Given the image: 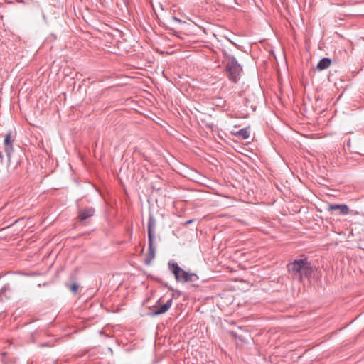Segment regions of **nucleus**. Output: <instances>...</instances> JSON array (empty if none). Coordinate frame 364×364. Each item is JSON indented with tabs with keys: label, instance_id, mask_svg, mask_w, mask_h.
Segmentation results:
<instances>
[{
	"label": "nucleus",
	"instance_id": "obj_1",
	"mask_svg": "<svg viewBox=\"0 0 364 364\" xmlns=\"http://www.w3.org/2000/svg\"><path fill=\"white\" fill-rule=\"evenodd\" d=\"M287 269L291 276L301 281L303 278H309L311 276L313 268L306 258L295 259L287 264Z\"/></svg>",
	"mask_w": 364,
	"mask_h": 364
},
{
	"label": "nucleus",
	"instance_id": "obj_2",
	"mask_svg": "<svg viewBox=\"0 0 364 364\" xmlns=\"http://www.w3.org/2000/svg\"><path fill=\"white\" fill-rule=\"evenodd\" d=\"M168 265L169 270L174 274L177 282H195L199 279L196 274L188 272L181 269L173 259L170 260Z\"/></svg>",
	"mask_w": 364,
	"mask_h": 364
},
{
	"label": "nucleus",
	"instance_id": "obj_3",
	"mask_svg": "<svg viewBox=\"0 0 364 364\" xmlns=\"http://www.w3.org/2000/svg\"><path fill=\"white\" fill-rule=\"evenodd\" d=\"M227 60L226 70L228 73L229 78L236 83L240 79L242 70V66L233 55H228Z\"/></svg>",
	"mask_w": 364,
	"mask_h": 364
},
{
	"label": "nucleus",
	"instance_id": "obj_4",
	"mask_svg": "<svg viewBox=\"0 0 364 364\" xmlns=\"http://www.w3.org/2000/svg\"><path fill=\"white\" fill-rule=\"evenodd\" d=\"M326 210L330 213L338 211V215H346L350 212L348 206L346 204H329L326 207Z\"/></svg>",
	"mask_w": 364,
	"mask_h": 364
},
{
	"label": "nucleus",
	"instance_id": "obj_5",
	"mask_svg": "<svg viewBox=\"0 0 364 364\" xmlns=\"http://www.w3.org/2000/svg\"><path fill=\"white\" fill-rule=\"evenodd\" d=\"M13 141L14 140L11 139V132H9L5 135L4 140V148L9 161H10L11 154L14 151Z\"/></svg>",
	"mask_w": 364,
	"mask_h": 364
},
{
	"label": "nucleus",
	"instance_id": "obj_6",
	"mask_svg": "<svg viewBox=\"0 0 364 364\" xmlns=\"http://www.w3.org/2000/svg\"><path fill=\"white\" fill-rule=\"evenodd\" d=\"M95 210L92 207H85L78 210L77 218L80 222H84L87 219L92 217L95 214Z\"/></svg>",
	"mask_w": 364,
	"mask_h": 364
},
{
	"label": "nucleus",
	"instance_id": "obj_7",
	"mask_svg": "<svg viewBox=\"0 0 364 364\" xmlns=\"http://www.w3.org/2000/svg\"><path fill=\"white\" fill-rule=\"evenodd\" d=\"M156 225V220L154 215H149V221H148V225H147V232H148V239L149 240H154L155 235H154V229Z\"/></svg>",
	"mask_w": 364,
	"mask_h": 364
},
{
	"label": "nucleus",
	"instance_id": "obj_8",
	"mask_svg": "<svg viewBox=\"0 0 364 364\" xmlns=\"http://www.w3.org/2000/svg\"><path fill=\"white\" fill-rule=\"evenodd\" d=\"M14 294V290L9 284H4L0 290V301H3L4 299L11 298Z\"/></svg>",
	"mask_w": 364,
	"mask_h": 364
},
{
	"label": "nucleus",
	"instance_id": "obj_9",
	"mask_svg": "<svg viewBox=\"0 0 364 364\" xmlns=\"http://www.w3.org/2000/svg\"><path fill=\"white\" fill-rule=\"evenodd\" d=\"M172 306V299H168L165 304L159 306L156 310L153 311L150 314L151 316H157L166 313Z\"/></svg>",
	"mask_w": 364,
	"mask_h": 364
},
{
	"label": "nucleus",
	"instance_id": "obj_10",
	"mask_svg": "<svg viewBox=\"0 0 364 364\" xmlns=\"http://www.w3.org/2000/svg\"><path fill=\"white\" fill-rule=\"evenodd\" d=\"M154 240H149V253L145 261L146 264H149L155 257L156 247L154 245Z\"/></svg>",
	"mask_w": 364,
	"mask_h": 364
},
{
	"label": "nucleus",
	"instance_id": "obj_11",
	"mask_svg": "<svg viewBox=\"0 0 364 364\" xmlns=\"http://www.w3.org/2000/svg\"><path fill=\"white\" fill-rule=\"evenodd\" d=\"M331 63V60L328 58H323L321 59L316 66L318 70H323L328 68Z\"/></svg>",
	"mask_w": 364,
	"mask_h": 364
},
{
	"label": "nucleus",
	"instance_id": "obj_12",
	"mask_svg": "<svg viewBox=\"0 0 364 364\" xmlns=\"http://www.w3.org/2000/svg\"><path fill=\"white\" fill-rule=\"evenodd\" d=\"M235 136H236L240 139H246L250 136V132L247 127L242 128L235 133H233Z\"/></svg>",
	"mask_w": 364,
	"mask_h": 364
},
{
	"label": "nucleus",
	"instance_id": "obj_13",
	"mask_svg": "<svg viewBox=\"0 0 364 364\" xmlns=\"http://www.w3.org/2000/svg\"><path fill=\"white\" fill-rule=\"evenodd\" d=\"M78 289V284L77 283H74L70 287V289L73 291V292H76L77 290Z\"/></svg>",
	"mask_w": 364,
	"mask_h": 364
},
{
	"label": "nucleus",
	"instance_id": "obj_14",
	"mask_svg": "<svg viewBox=\"0 0 364 364\" xmlns=\"http://www.w3.org/2000/svg\"><path fill=\"white\" fill-rule=\"evenodd\" d=\"M171 20H172L173 21H176V22H178V23H181V22H182L179 18H177V17H176V16H173V17L171 18Z\"/></svg>",
	"mask_w": 364,
	"mask_h": 364
},
{
	"label": "nucleus",
	"instance_id": "obj_15",
	"mask_svg": "<svg viewBox=\"0 0 364 364\" xmlns=\"http://www.w3.org/2000/svg\"><path fill=\"white\" fill-rule=\"evenodd\" d=\"M193 221V219L188 220L186 221V222L183 223V225H184V226H187L188 225H190Z\"/></svg>",
	"mask_w": 364,
	"mask_h": 364
},
{
	"label": "nucleus",
	"instance_id": "obj_16",
	"mask_svg": "<svg viewBox=\"0 0 364 364\" xmlns=\"http://www.w3.org/2000/svg\"><path fill=\"white\" fill-rule=\"evenodd\" d=\"M3 158H4V156H3L2 153L0 152V161H2Z\"/></svg>",
	"mask_w": 364,
	"mask_h": 364
}]
</instances>
